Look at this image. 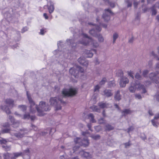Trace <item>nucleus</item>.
Here are the masks:
<instances>
[{
    "label": "nucleus",
    "mask_w": 159,
    "mask_h": 159,
    "mask_svg": "<svg viewBox=\"0 0 159 159\" xmlns=\"http://www.w3.org/2000/svg\"><path fill=\"white\" fill-rule=\"evenodd\" d=\"M77 89L75 88L70 89H64L62 91V98L66 97H73L77 93ZM62 97H52L49 100L50 105L54 106L56 110H61V105L65 104L66 102L63 101L61 98Z\"/></svg>",
    "instance_id": "obj_1"
},
{
    "label": "nucleus",
    "mask_w": 159,
    "mask_h": 159,
    "mask_svg": "<svg viewBox=\"0 0 159 159\" xmlns=\"http://www.w3.org/2000/svg\"><path fill=\"white\" fill-rule=\"evenodd\" d=\"M26 94L30 104V110L31 112L34 113L36 110L38 113V115L39 116H43L44 115V111H48L50 110V106L48 104L43 101L40 102L39 106L38 107L35 104L28 91L26 92Z\"/></svg>",
    "instance_id": "obj_2"
},
{
    "label": "nucleus",
    "mask_w": 159,
    "mask_h": 159,
    "mask_svg": "<svg viewBox=\"0 0 159 159\" xmlns=\"http://www.w3.org/2000/svg\"><path fill=\"white\" fill-rule=\"evenodd\" d=\"M80 35L83 36V38L79 42V43L84 46H87L91 43L93 47L95 48H97L99 46V44L96 40L89 38L86 34L82 33Z\"/></svg>",
    "instance_id": "obj_3"
},
{
    "label": "nucleus",
    "mask_w": 159,
    "mask_h": 159,
    "mask_svg": "<svg viewBox=\"0 0 159 159\" xmlns=\"http://www.w3.org/2000/svg\"><path fill=\"white\" fill-rule=\"evenodd\" d=\"M138 86L139 90H142V93H145L147 92V90L144 85L140 84H137L136 83L132 82L129 88V90L130 92L134 93L135 92L136 89Z\"/></svg>",
    "instance_id": "obj_4"
},
{
    "label": "nucleus",
    "mask_w": 159,
    "mask_h": 159,
    "mask_svg": "<svg viewBox=\"0 0 159 159\" xmlns=\"http://www.w3.org/2000/svg\"><path fill=\"white\" fill-rule=\"evenodd\" d=\"M74 141L75 143H78L80 146L86 147L88 146L89 144V141L87 138H84L82 140L80 138H77L74 139Z\"/></svg>",
    "instance_id": "obj_5"
},
{
    "label": "nucleus",
    "mask_w": 159,
    "mask_h": 159,
    "mask_svg": "<svg viewBox=\"0 0 159 159\" xmlns=\"http://www.w3.org/2000/svg\"><path fill=\"white\" fill-rule=\"evenodd\" d=\"M149 77L156 84H158V80H159V71L150 73L149 75Z\"/></svg>",
    "instance_id": "obj_6"
},
{
    "label": "nucleus",
    "mask_w": 159,
    "mask_h": 159,
    "mask_svg": "<svg viewBox=\"0 0 159 159\" xmlns=\"http://www.w3.org/2000/svg\"><path fill=\"white\" fill-rule=\"evenodd\" d=\"M89 24L90 25H93L91 23H89ZM93 25L94 27L89 31V33L93 36L96 37V36L97 35V32L100 31L101 30V28L99 26L96 25Z\"/></svg>",
    "instance_id": "obj_7"
},
{
    "label": "nucleus",
    "mask_w": 159,
    "mask_h": 159,
    "mask_svg": "<svg viewBox=\"0 0 159 159\" xmlns=\"http://www.w3.org/2000/svg\"><path fill=\"white\" fill-rule=\"evenodd\" d=\"M0 142L3 149L6 151H9L11 149V146L7 144V141L6 139H0Z\"/></svg>",
    "instance_id": "obj_8"
},
{
    "label": "nucleus",
    "mask_w": 159,
    "mask_h": 159,
    "mask_svg": "<svg viewBox=\"0 0 159 159\" xmlns=\"http://www.w3.org/2000/svg\"><path fill=\"white\" fill-rule=\"evenodd\" d=\"M20 131L18 133H14L13 135H14L15 137L18 139H21L23 137L25 134L28 133V130L25 129H20Z\"/></svg>",
    "instance_id": "obj_9"
},
{
    "label": "nucleus",
    "mask_w": 159,
    "mask_h": 159,
    "mask_svg": "<svg viewBox=\"0 0 159 159\" xmlns=\"http://www.w3.org/2000/svg\"><path fill=\"white\" fill-rule=\"evenodd\" d=\"M79 154L81 156V157L87 159H90L92 157V155L90 152L85 151L84 150L80 151L79 152Z\"/></svg>",
    "instance_id": "obj_10"
},
{
    "label": "nucleus",
    "mask_w": 159,
    "mask_h": 159,
    "mask_svg": "<svg viewBox=\"0 0 159 159\" xmlns=\"http://www.w3.org/2000/svg\"><path fill=\"white\" fill-rule=\"evenodd\" d=\"M129 81L128 79L125 76H122L121 77L119 82V84L121 87H125Z\"/></svg>",
    "instance_id": "obj_11"
},
{
    "label": "nucleus",
    "mask_w": 159,
    "mask_h": 159,
    "mask_svg": "<svg viewBox=\"0 0 159 159\" xmlns=\"http://www.w3.org/2000/svg\"><path fill=\"white\" fill-rule=\"evenodd\" d=\"M111 13V11L109 9L105 10V13L102 16V18L105 21L107 22L110 20V16L109 14Z\"/></svg>",
    "instance_id": "obj_12"
},
{
    "label": "nucleus",
    "mask_w": 159,
    "mask_h": 159,
    "mask_svg": "<svg viewBox=\"0 0 159 159\" xmlns=\"http://www.w3.org/2000/svg\"><path fill=\"white\" fill-rule=\"evenodd\" d=\"M69 72L75 78H77L78 77L79 71L77 69L76 66L70 68L69 70Z\"/></svg>",
    "instance_id": "obj_13"
},
{
    "label": "nucleus",
    "mask_w": 159,
    "mask_h": 159,
    "mask_svg": "<svg viewBox=\"0 0 159 159\" xmlns=\"http://www.w3.org/2000/svg\"><path fill=\"white\" fill-rule=\"evenodd\" d=\"M159 119V112L157 113L155 115L154 119L151 120L152 124L155 127H157L159 123L157 122V120Z\"/></svg>",
    "instance_id": "obj_14"
},
{
    "label": "nucleus",
    "mask_w": 159,
    "mask_h": 159,
    "mask_svg": "<svg viewBox=\"0 0 159 159\" xmlns=\"http://www.w3.org/2000/svg\"><path fill=\"white\" fill-rule=\"evenodd\" d=\"M78 61L80 64L86 67L88 65V61L86 60L84 57H80L78 59Z\"/></svg>",
    "instance_id": "obj_15"
},
{
    "label": "nucleus",
    "mask_w": 159,
    "mask_h": 159,
    "mask_svg": "<svg viewBox=\"0 0 159 159\" xmlns=\"http://www.w3.org/2000/svg\"><path fill=\"white\" fill-rule=\"evenodd\" d=\"M5 103L11 108H12L15 105L14 100L11 98L6 99L5 101Z\"/></svg>",
    "instance_id": "obj_16"
},
{
    "label": "nucleus",
    "mask_w": 159,
    "mask_h": 159,
    "mask_svg": "<svg viewBox=\"0 0 159 159\" xmlns=\"http://www.w3.org/2000/svg\"><path fill=\"white\" fill-rule=\"evenodd\" d=\"M93 51L95 53L96 52V50L95 49H92L91 50H86L84 52L85 57L87 58H91L93 55V53L92 52Z\"/></svg>",
    "instance_id": "obj_17"
},
{
    "label": "nucleus",
    "mask_w": 159,
    "mask_h": 159,
    "mask_svg": "<svg viewBox=\"0 0 159 159\" xmlns=\"http://www.w3.org/2000/svg\"><path fill=\"white\" fill-rule=\"evenodd\" d=\"M121 96L120 94V91L117 90L116 92L114 94V99L116 101H119L121 99Z\"/></svg>",
    "instance_id": "obj_18"
},
{
    "label": "nucleus",
    "mask_w": 159,
    "mask_h": 159,
    "mask_svg": "<svg viewBox=\"0 0 159 159\" xmlns=\"http://www.w3.org/2000/svg\"><path fill=\"white\" fill-rule=\"evenodd\" d=\"M103 95L107 97H109L113 95L111 91L108 89H105L103 91Z\"/></svg>",
    "instance_id": "obj_19"
},
{
    "label": "nucleus",
    "mask_w": 159,
    "mask_h": 159,
    "mask_svg": "<svg viewBox=\"0 0 159 159\" xmlns=\"http://www.w3.org/2000/svg\"><path fill=\"white\" fill-rule=\"evenodd\" d=\"M1 108L2 110L5 112L7 114H9L11 113V111L7 106L2 105L1 106Z\"/></svg>",
    "instance_id": "obj_20"
},
{
    "label": "nucleus",
    "mask_w": 159,
    "mask_h": 159,
    "mask_svg": "<svg viewBox=\"0 0 159 159\" xmlns=\"http://www.w3.org/2000/svg\"><path fill=\"white\" fill-rule=\"evenodd\" d=\"M3 157L4 159H14L12 153L8 152L3 153Z\"/></svg>",
    "instance_id": "obj_21"
},
{
    "label": "nucleus",
    "mask_w": 159,
    "mask_h": 159,
    "mask_svg": "<svg viewBox=\"0 0 159 159\" xmlns=\"http://www.w3.org/2000/svg\"><path fill=\"white\" fill-rule=\"evenodd\" d=\"M50 2V6L49 5V2H48L47 5V6L49 13L51 14L53 11L54 9V8L52 2Z\"/></svg>",
    "instance_id": "obj_22"
},
{
    "label": "nucleus",
    "mask_w": 159,
    "mask_h": 159,
    "mask_svg": "<svg viewBox=\"0 0 159 159\" xmlns=\"http://www.w3.org/2000/svg\"><path fill=\"white\" fill-rule=\"evenodd\" d=\"M15 114L17 116H18L20 117H22V119H29L30 117V115L29 113L25 114L23 117L21 115L18 114L16 112H15Z\"/></svg>",
    "instance_id": "obj_23"
},
{
    "label": "nucleus",
    "mask_w": 159,
    "mask_h": 159,
    "mask_svg": "<svg viewBox=\"0 0 159 159\" xmlns=\"http://www.w3.org/2000/svg\"><path fill=\"white\" fill-rule=\"evenodd\" d=\"M132 112V111L129 109H125L121 112L123 116H125L126 115L129 114Z\"/></svg>",
    "instance_id": "obj_24"
},
{
    "label": "nucleus",
    "mask_w": 159,
    "mask_h": 159,
    "mask_svg": "<svg viewBox=\"0 0 159 159\" xmlns=\"http://www.w3.org/2000/svg\"><path fill=\"white\" fill-rule=\"evenodd\" d=\"M66 41L67 42L70 43V45L72 48L76 47L77 45L76 42H75V41L73 39H67Z\"/></svg>",
    "instance_id": "obj_25"
},
{
    "label": "nucleus",
    "mask_w": 159,
    "mask_h": 159,
    "mask_svg": "<svg viewBox=\"0 0 159 159\" xmlns=\"http://www.w3.org/2000/svg\"><path fill=\"white\" fill-rule=\"evenodd\" d=\"M14 159H16L17 157L23 156V153L22 152H18L12 153Z\"/></svg>",
    "instance_id": "obj_26"
},
{
    "label": "nucleus",
    "mask_w": 159,
    "mask_h": 159,
    "mask_svg": "<svg viewBox=\"0 0 159 159\" xmlns=\"http://www.w3.org/2000/svg\"><path fill=\"white\" fill-rule=\"evenodd\" d=\"M90 109L92 110L93 111H95L98 112H100V109L98 107L93 105L90 107Z\"/></svg>",
    "instance_id": "obj_27"
},
{
    "label": "nucleus",
    "mask_w": 159,
    "mask_h": 159,
    "mask_svg": "<svg viewBox=\"0 0 159 159\" xmlns=\"http://www.w3.org/2000/svg\"><path fill=\"white\" fill-rule=\"evenodd\" d=\"M106 4L110 5L111 7H115V3L112 2H109L108 0H103Z\"/></svg>",
    "instance_id": "obj_28"
},
{
    "label": "nucleus",
    "mask_w": 159,
    "mask_h": 159,
    "mask_svg": "<svg viewBox=\"0 0 159 159\" xmlns=\"http://www.w3.org/2000/svg\"><path fill=\"white\" fill-rule=\"evenodd\" d=\"M89 118L90 119V121L92 123L96 122V121L94 119V116L92 113H90L88 115Z\"/></svg>",
    "instance_id": "obj_29"
},
{
    "label": "nucleus",
    "mask_w": 159,
    "mask_h": 159,
    "mask_svg": "<svg viewBox=\"0 0 159 159\" xmlns=\"http://www.w3.org/2000/svg\"><path fill=\"white\" fill-rule=\"evenodd\" d=\"M108 105V104L106 103L100 102L98 103V106L102 108L107 107Z\"/></svg>",
    "instance_id": "obj_30"
},
{
    "label": "nucleus",
    "mask_w": 159,
    "mask_h": 159,
    "mask_svg": "<svg viewBox=\"0 0 159 159\" xmlns=\"http://www.w3.org/2000/svg\"><path fill=\"white\" fill-rule=\"evenodd\" d=\"M96 37L98 39V41L99 42H102L104 41V38L101 34H97V35L96 36Z\"/></svg>",
    "instance_id": "obj_31"
},
{
    "label": "nucleus",
    "mask_w": 159,
    "mask_h": 159,
    "mask_svg": "<svg viewBox=\"0 0 159 159\" xmlns=\"http://www.w3.org/2000/svg\"><path fill=\"white\" fill-rule=\"evenodd\" d=\"M1 132L2 134L7 133H9L11 134V135H13V134L11 133V129H9L6 128L3 129L2 130Z\"/></svg>",
    "instance_id": "obj_32"
},
{
    "label": "nucleus",
    "mask_w": 159,
    "mask_h": 159,
    "mask_svg": "<svg viewBox=\"0 0 159 159\" xmlns=\"http://www.w3.org/2000/svg\"><path fill=\"white\" fill-rule=\"evenodd\" d=\"M106 127V130L108 131H110L111 130H113L114 128L111 125L107 124L105 126Z\"/></svg>",
    "instance_id": "obj_33"
},
{
    "label": "nucleus",
    "mask_w": 159,
    "mask_h": 159,
    "mask_svg": "<svg viewBox=\"0 0 159 159\" xmlns=\"http://www.w3.org/2000/svg\"><path fill=\"white\" fill-rule=\"evenodd\" d=\"M90 137L93 139L97 140L100 139V136L98 134H92L91 135Z\"/></svg>",
    "instance_id": "obj_34"
},
{
    "label": "nucleus",
    "mask_w": 159,
    "mask_h": 159,
    "mask_svg": "<svg viewBox=\"0 0 159 159\" xmlns=\"http://www.w3.org/2000/svg\"><path fill=\"white\" fill-rule=\"evenodd\" d=\"M155 6H153L151 8V11H152V15H155L157 13V11L155 9Z\"/></svg>",
    "instance_id": "obj_35"
},
{
    "label": "nucleus",
    "mask_w": 159,
    "mask_h": 159,
    "mask_svg": "<svg viewBox=\"0 0 159 159\" xmlns=\"http://www.w3.org/2000/svg\"><path fill=\"white\" fill-rule=\"evenodd\" d=\"M75 66L77 69L79 71V73L80 72L82 73L84 72V70L81 66L78 65Z\"/></svg>",
    "instance_id": "obj_36"
},
{
    "label": "nucleus",
    "mask_w": 159,
    "mask_h": 159,
    "mask_svg": "<svg viewBox=\"0 0 159 159\" xmlns=\"http://www.w3.org/2000/svg\"><path fill=\"white\" fill-rule=\"evenodd\" d=\"M18 107L23 111H25L26 110V106L24 105H19Z\"/></svg>",
    "instance_id": "obj_37"
},
{
    "label": "nucleus",
    "mask_w": 159,
    "mask_h": 159,
    "mask_svg": "<svg viewBox=\"0 0 159 159\" xmlns=\"http://www.w3.org/2000/svg\"><path fill=\"white\" fill-rule=\"evenodd\" d=\"M107 81V79L106 78H103L100 82L99 84L101 85H103L105 84Z\"/></svg>",
    "instance_id": "obj_38"
},
{
    "label": "nucleus",
    "mask_w": 159,
    "mask_h": 159,
    "mask_svg": "<svg viewBox=\"0 0 159 159\" xmlns=\"http://www.w3.org/2000/svg\"><path fill=\"white\" fill-rule=\"evenodd\" d=\"M118 35L116 33H115L113 34V43H115V41L116 39L118 38Z\"/></svg>",
    "instance_id": "obj_39"
},
{
    "label": "nucleus",
    "mask_w": 159,
    "mask_h": 159,
    "mask_svg": "<svg viewBox=\"0 0 159 159\" xmlns=\"http://www.w3.org/2000/svg\"><path fill=\"white\" fill-rule=\"evenodd\" d=\"M98 122L100 124H102L106 123V120L103 118H101L98 120Z\"/></svg>",
    "instance_id": "obj_40"
},
{
    "label": "nucleus",
    "mask_w": 159,
    "mask_h": 159,
    "mask_svg": "<svg viewBox=\"0 0 159 159\" xmlns=\"http://www.w3.org/2000/svg\"><path fill=\"white\" fill-rule=\"evenodd\" d=\"M117 74L119 76H120V77L123 76V73L121 70H118Z\"/></svg>",
    "instance_id": "obj_41"
},
{
    "label": "nucleus",
    "mask_w": 159,
    "mask_h": 159,
    "mask_svg": "<svg viewBox=\"0 0 159 159\" xmlns=\"http://www.w3.org/2000/svg\"><path fill=\"white\" fill-rule=\"evenodd\" d=\"M13 127L16 128L19 127V122L18 121H16L14 123L12 124Z\"/></svg>",
    "instance_id": "obj_42"
},
{
    "label": "nucleus",
    "mask_w": 159,
    "mask_h": 159,
    "mask_svg": "<svg viewBox=\"0 0 159 159\" xmlns=\"http://www.w3.org/2000/svg\"><path fill=\"white\" fill-rule=\"evenodd\" d=\"M8 118L12 124L16 121L14 118L11 116H8Z\"/></svg>",
    "instance_id": "obj_43"
},
{
    "label": "nucleus",
    "mask_w": 159,
    "mask_h": 159,
    "mask_svg": "<svg viewBox=\"0 0 159 159\" xmlns=\"http://www.w3.org/2000/svg\"><path fill=\"white\" fill-rule=\"evenodd\" d=\"M135 76V78L138 80H141L142 79V77L138 73H137L136 74Z\"/></svg>",
    "instance_id": "obj_44"
},
{
    "label": "nucleus",
    "mask_w": 159,
    "mask_h": 159,
    "mask_svg": "<svg viewBox=\"0 0 159 159\" xmlns=\"http://www.w3.org/2000/svg\"><path fill=\"white\" fill-rule=\"evenodd\" d=\"M125 2L127 4V6L128 7H130L132 5V2L131 1H130L129 0H127Z\"/></svg>",
    "instance_id": "obj_45"
},
{
    "label": "nucleus",
    "mask_w": 159,
    "mask_h": 159,
    "mask_svg": "<svg viewBox=\"0 0 159 159\" xmlns=\"http://www.w3.org/2000/svg\"><path fill=\"white\" fill-rule=\"evenodd\" d=\"M149 72V70H144L143 72V74L144 77H146L147 76V74Z\"/></svg>",
    "instance_id": "obj_46"
},
{
    "label": "nucleus",
    "mask_w": 159,
    "mask_h": 159,
    "mask_svg": "<svg viewBox=\"0 0 159 159\" xmlns=\"http://www.w3.org/2000/svg\"><path fill=\"white\" fill-rule=\"evenodd\" d=\"M110 87H113L115 86L116 84L114 81H110L109 82V84Z\"/></svg>",
    "instance_id": "obj_47"
},
{
    "label": "nucleus",
    "mask_w": 159,
    "mask_h": 159,
    "mask_svg": "<svg viewBox=\"0 0 159 159\" xmlns=\"http://www.w3.org/2000/svg\"><path fill=\"white\" fill-rule=\"evenodd\" d=\"M100 88V87L98 85H97L94 87V91L96 92L98 91L99 89Z\"/></svg>",
    "instance_id": "obj_48"
},
{
    "label": "nucleus",
    "mask_w": 159,
    "mask_h": 159,
    "mask_svg": "<svg viewBox=\"0 0 159 159\" xmlns=\"http://www.w3.org/2000/svg\"><path fill=\"white\" fill-rule=\"evenodd\" d=\"M135 97L136 98L138 99H141L142 98V97L141 96V95L139 94H135Z\"/></svg>",
    "instance_id": "obj_49"
},
{
    "label": "nucleus",
    "mask_w": 159,
    "mask_h": 159,
    "mask_svg": "<svg viewBox=\"0 0 159 159\" xmlns=\"http://www.w3.org/2000/svg\"><path fill=\"white\" fill-rule=\"evenodd\" d=\"M96 73L98 75H100L102 74V71L100 69H97L96 70Z\"/></svg>",
    "instance_id": "obj_50"
},
{
    "label": "nucleus",
    "mask_w": 159,
    "mask_h": 159,
    "mask_svg": "<svg viewBox=\"0 0 159 159\" xmlns=\"http://www.w3.org/2000/svg\"><path fill=\"white\" fill-rule=\"evenodd\" d=\"M128 74L132 78L134 79V76L133 75V73L132 71H130L128 72Z\"/></svg>",
    "instance_id": "obj_51"
},
{
    "label": "nucleus",
    "mask_w": 159,
    "mask_h": 159,
    "mask_svg": "<svg viewBox=\"0 0 159 159\" xmlns=\"http://www.w3.org/2000/svg\"><path fill=\"white\" fill-rule=\"evenodd\" d=\"M2 126L4 127H6V128L10 126V124H9V123H8L6 122V123H4L2 125Z\"/></svg>",
    "instance_id": "obj_52"
},
{
    "label": "nucleus",
    "mask_w": 159,
    "mask_h": 159,
    "mask_svg": "<svg viewBox=\"0 0 159 159\" xmlns=\"http://www.w3.org/2000/svg\"><path fill=\"white\" fill-rule=\"evenodd\" d=\"M152 65V60H150L148 63V66L150 68H151Z\"/></svg>",
    "instance_id": "obj_53"
},
{
    "label": "nucleus",
    "mask_w": 159,
    "mask_h": 159,
    "mask_svg": "<svg viewBox=\"0 0 159 159\" xmlns=\"http://www.w3.org/2000/svg\"><path fill=\"white\" fill-rule=\"evenodd\" d=\"M46 32V31L43 29H41L40 30V34L42 35H43Z\"/></svg>",
    "instance_id": "obj_54"
},
{
    "label": "nucleus",
    "mask_w": 159,
    "mask_h": 159,
    "mask_svg": "<svg viewBox=\"0 0 159 159\" xmlns=\"http://www.w3.org/2000/svg\"><path fill=\"white\" fill-rule=\"evenodd\" d=\"M28 28L27 27H25L22 29L21 32L22 33H24L25 31H26L28 30Z\"/></svg>",
    "instance_id": "obj_55"
},
{
    "label": "nucleus",
    "mask_w": 159,
    "mask_h": 159,
    "mask_svg": "<svg viewBox=\"0 0 159 159\" xmlns=\"http://www.w3.org/2000/svg\"><path fill=\"white\" fill-rule=\"evenodd\" d=\"M140 137L141 138V139L143 140H145L147 138L145 135L143 134H141Z\"/></svg>",
    "instance_id": "obj_56"
},
{
    "label": "nucleus",
    "mask_w": 159,
    "mask_h": 159,
    "mask_svg": "<svg viewBox=\"0 0 159 159\" xmlns=\"http://www.w3.org/2000/svg\"><path fill=\"white\" fill-rule=\"evenodd\" d=\"M156 100L159 102V93H158L155 96Z\"/></svg>",
    "instance_id": "obj_57"
},
{
    "label": "nucleus",
    "mask_w": 159,
    "mask_h": 159,
    "mask_svg": "<svg viewBox=\"0 0 159 159\" xmlns=\"http://www.w3.org/2000/svg\"><path fill=\"white\" fill-rule=\"evenodd\" d=\"M134 128V127L132 126H130L128 129V132L129 133L131 131H132L133 130Z\"/></svg>",
    "instance_id": "obj_58"
},
{
    "label": "nucleus",
    "mask_w": 159,
    "mask_h": 159,
    "mask_svg": "<svg viewBox=\"0 0 159 159\" xmlns=\"http://www.w3.org/2000/svg\"><path fill=\"white\" fill-rule=\"evenodd\" d=\"M32 129H33L34 130H37V127L34 125H33L32 124H31V126Z\"/></svg>",
    "instance_id": "obj_59"
},
{
    "label": "nucleus",
    "mask_w": 159,
    "mask_h": 159,
    "mask_svg": "<svg viewBox=\"0 0 159 159\" xmlns=\"http://www.w3.org/2000/svg\"><path fill=\"white\" fill-rule=\"evenodd\" d=\"M95 63L96 65H98L99 64V61L98 60L97 58H96L95 60Z\"/></svg>",
    "instance_id": "obj_60"
},
{
    "label": "nucleus",
    "mask_w": 159,
    "mask_h": 159,
    "mask_svg": "<svg viewBox=\"0 0 159 159\" xmlns=\"http://www.w3.org/2000/svg\"><path fill=\"white\" fill-rule=\"evenodd\" d=\"M79 148V147L78 146H75L73 148V149L74 151V152H75Z\"/></svg>",
    "instance_id": "obj_61"
},
{
    "label": "nucleus",
    "mask_w": 159,
    "mask_h": 159,
    "mask_svg": "<svg viewBox=\"0 0 159 159\" xmlns=\"http://www.w3.org/2000/svg\"><path fill=\"white\" fill-rule=\"evenodd\" d=\"M23 159H29L30 157L28 155H24L23 157Z\"/></svg>",
    "instance_id": "obj_62"
},
{
    "label": "nucleus",
    "mask_w": 159,
    "mask_h": 159,
    "mask_svg": "<svg viewBox=\"0 0 159 159\" xmlns=\"http://www.w3.org/2000/svg\"><path fill=\"white\" fill-rule=\"evenodd\" d=\"M87 126L89 128V129L91 130V131H92V130L91 129V125L90 123L88 124H87Z\"/></svg>",
    "instance_id": "obj_63"
},
{
    "label": "nucleus",
    "mask_w": 159,
    "mask_h": 159,
    "mask_svg": "<svg viewBox=\"0 0 159 159\" xmlns=\"http://www.w3.org/2000/svg\"><path fill=\"white\" fill-rule=\"evenodd\" d=\"M155 7H157L159 9V2H157L155 5H154Z\"/></svg>",
    "instance_id": "obj_64"
}]
</instances>
